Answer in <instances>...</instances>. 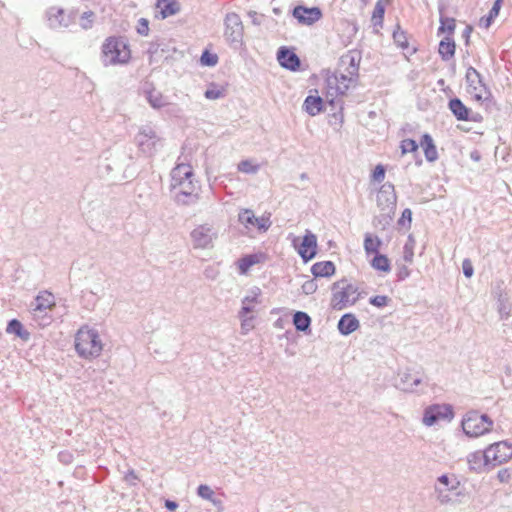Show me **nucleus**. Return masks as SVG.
<instances>
[{
    "label": "nucleus",
    "instance_id": "nucleus-1",
    "mask_svg": "<svg viewBox=\"0 0 512 512\" xmlns=\"http://www.w3.org/2000/svg\"><path fill=\"white\" fill-rule=\"evenodd\" d=\"M75 349L84 359H93L100 356L103 343L97 330L88 326L81 327L75 335Z\"/></svg>",
    "mask_w": 512,
    "mask_h": 512
},
{
    "label": "nucleus",
    "instance_id": "nucleus-2",
    "mask_svg": "<svg viewBox=\"0 0 512 512\" xmlns=\"http://www.w3.org/2000/svg\"><path fill=\"white\" fill-rule=\"evenodd\" d=\"M460 481L455 474H443L434 484V496L440 506L456 505L462 493L459 491Z\"/></svg>",
    "mask_w": 512,
    "mask_h": 512
},
{
    "label": "nucleus",
    "instance_id": "nucleus-3",
    "mask_svg": "<svg viewBox=\"0 0 512 512\" xmlns=\"http://www.w3.org/2000/svg\"><path fill=\"white\" fill-rule=\"evenodd\" d=\"M130 58L131 51L122 37H109L104 41L101 49L104 66L127 64Z\"/></svg>",
    "mask_w": 512,
    "mask_h": 512
},
{
    "label": "nucleus",
    "instance_id": "nucleus-4",
    "mask_svg": "<svg viewBox=\"0 0 512 512\" xmlns=\"http://www.w3.org/2000/svg\"><path fill=\"white\" fill-rule=\"evenodd\" d=\"M56 306L55 296L47 291H40L30 303L29 312L32 319L41 327H46L52 322L51 311Z\"/></svg>",
    "mask_w": 512,
    "mask_h": 512
},
{
    "label": "nucleus",
    "instance_id": "nucleus-5",
    "mask_svg": "<svg viewBox=\"0 0 512 512\" xmlns=\"http://www.w3.org/2000/svg\"><path fill=\"white\" fill-rule=\"evenodd\" d=\"M331 307L340 311L354 305L360 296L358 288L347 280H341L333 284Z\"/></svg>",
    "mask_w": 512,
    "mask_h": 512
},
{
    "label": "nucleus",
    "instance_id": "nucleus-6",
    "mask_svg": "<svg viewBox=\"0 0 512 512\" xmlns=\"http://www.w3.org/2000/svg\"><path fill=\"white\" fill-rule=\"evenodd\" d=\"M462 429L468 437L477 438L489 433L493 428V420L486 414H480L472 410L465 414L462 419Z\"/></svg>",
    "mask_w": 512,
    "mask_h": 512
},
{
    "label": "nucleus",
    "instance_id": "nucleus-7",
    "mask_svg": "<svg viewBox=\"0 0 512 512\" xmlns=\"http://www.w3.org/2000/svg\"><path fill=\"white\" fill-rule=\"evenodd\" d=\"M135 142L139 150L147 156L154 155L162 147L161 137L156 129L149 125L139 129L135 136Z\"/></svg>",
    "mask_w": 512,
    "mask_h": 512
},
{
    "label": "nucleus",
    "instance_id": "nucleus-8",
    "mask_svg": "<svg viewBox=\"0 0 512 512\" xmlns=\"http://www.w3.org/2000/svg\"><path fill=\"white\" fill-rule=\"evenodd\" d=\"M193 247L196 249H208L213 247L218 237V230L213 224L205 223L196 226L190 233Z\"/></svg>",
    "mask_w": 512,
    "mask_h": 512
},
{
    "label": "nucleus",
    "instance_id": "nucleus-9",
    "mask_svg": "<svg viewBox=\"0 0 512 512\" xmlns=\"http://www.w3.org/2000/svg\"><path fill=\"white\" fill-rule=\"evenodd\" d=\"M197 188V183L193 177L182 182L181 185L171 188V191L174 193V199L178 204L191 205L198 200Z\"/></svg>",
    "mask_w": 512,
    "mask_h": 512
},
{
    "label": "nucleus",
    "instance_id": "nucleus-10",
    "mask_svg": "<svg viewBox=\"0 0 512 512\" xmlns=\"http://www.w3.org/2000/svg\"><path fill=\"white\" fill-rule=\"evenodd\" d=\"M467 91L476 100L487 99L489 91L483 83L480 73L473 67H469L466 71Z\"/></svg>",
    "mask_w": 512,
    "mask_h": 512
},
{
    "label": "nucleus",
    "instance_id": "nucleus-11",
    "mask_svg": "<svg viewBox=\"0 0 512 512\" xmlns=\"http://www.w3.org/2000/svg\"><path fill=\"white\" fill-rule=\"evenodd\" d=\"M485 451L486 461H490L494 467L507 462L512 457V445L507 441L494 443Z\"/></svg>",
    "mask_w": 512,
    "mask_h": 512
},
{
    "label": "nucleus",
    "instance_id": "nucleus-12",
    "mask_svg": "<svg viewBox=\"0 0 512 512\" xmlns=\"http://www.w3.org/2000/svg\"><path fill=\"white\" fill-rule=\"evenodd\" d=\"M360 61L361 53L359 51H348L339 60V72L344 73L350 79H357Z\"/></svg>",
    "mask_w": 512,
    "mask_h": 512
},
{
    "label": "nucleus",
    "instance_id": "nucleus-13",
    "mask_svg": "<svg viewBox=\"0 0 512 512\" xmlns=\"http://www.w3.org/2000/svg\"><path fill=\"white\" fill-rule=\"evenodd\" d=\"M376 201L382 211L387 214L393 212L397 202L394 185L389 182L384 183L377 193Z\"/></svg>",
    "mask_w": 512,
    "mask_h": 512
},
{
    "label": "nucleus",
    "instance_id": "nucleus-14",
    "mask_svg": "<svg viewBox=\"0 0 512 512\" xmlns=\"http://www.w3.org/2000/svg\"><path fill=\"white\" fill-rule=\"evenodd\" d=\"M339 73V75H329L326 79L328 89L327 93L330 96L344 95L350 86L357 80L348 78L344 73Z\"/></svg>",
    "mask_w": 512,
    "mask_h": 512
},
{
    "label": "nucleus",
    "instance_id": "nucleus-15",
    "mask_svg": "<svg viewBox=\"0 0 512 512\" xmlns=\"http://www.w3.org/2000/svg\"><path fill=\"white\" fill-rule=\"evenodd\" d=\"M422 383V375L412 373L409 369H406L398 373L396 387L405 392H418V387Z\"/></svg>",
    "mask_w": 512,
    "mask_h": 512
},
{
    "label": "nucleus",
    "instance_id": "nucleus-16",
    "mask_svg": "<svg viewBox=\"0 0 512 512\" xmlns=\"http://www.w3.org/2000/svg\"><path fill=\"white\" fill-rule=\"evenodd\" d=\"M453 411L448 405H432L425 409L423 423L426 426H432L439 420L451 419Z\"/></svg>",
    "mask_w": 512,
    "mask_h": 512
},
{
    "label": "nucleus",
    "instance_id": "nucleus-17",
    "mask_svg": "<svg viewBox=\"0 0 512 512\" xmlns=\"http://www.w3.org/2000/svg\"><path fill=\"white\" fill-rule=\"evenodd\" d=\"M225 36L231 42H239L242 37L243 26L239 15L229 13L225 18Z\"/></svg>",
    "mask_w": 512,
    "mask_h": 512
},
{
    "label": "nucleus",
    "instance_id": "nucleus-18",
    "mask_svg": "<svg viewBox=\"0 0 512 512\" xmlns=\"http://www.w3.org/2000/svg\"><path fill=\"white\" fill-rule=\"evenodd\" d=\"M293 16L302 24L312 25L322 17V12L318 7L297 6L293 10Z\"/></svg>",
    "mask_w": 512,
    "mask_h": 512
},
{
    "label": "nucleus",
    "instance_id": "nucleus-19",
    "mask_svg": "<svg viewBox=\"0 0 512 512\" xmlns=\"http://www.w3.org/2000/svg\"><path fill=\"white\" fill-rule=\"evenodd\" d=\"M316 249L317 238L312 232L307 231L301 244L298 246V253L302 259L307 262L315 257Z\"/></svg>",
    "mask_w": 512,
    "mask_h": 512
},
{
    "label": "nucleus",
    "instance_id": "nucleus-20",
    "mask_svg": "<svg viewBox=\"0 0 512 512\" xmlns=\"http://www.w3.org/2000/svg\"><path fill=\"white\" fill-rule=\"evenodd\" d=\"M194 177L193 169L189 164H178L171 171L170 187L181 185L182 182L190 180Z\"/></svg>",
    "mask_w": 512,
    "mask_h": 512
},
{
    "label": "nucleus",
    "instance_id": "nucleus-21",
    "mask_svg": "<svg viewBox=\"0 0 512 512\" xmlns=\"http://www.w3.org/2000/svg\"><path fill=\"white\" fill-rule=\"evenodd\" d=\"M277 59L282 67L289 70L295 71L300 67V60L298 56L286 47H281L278 50Z\"/></svg>",
    "mask_w": 512,
    "mask_h": 512
},
{
    "label": "nucleus",
    "instance_id": "nucleus-22",
    "mask_svg": "<svg viewBox=\"0 0 512 512\" xmlns=\"http://www.w3.org/2000/svg\"><path fill=\"white\" fill-rule=\"evenodd\" d=\"M47 18L52 28L68 27L71 22L70 17L65 14V11L58 7H51L47 11Z\"/></svg>",
    "mask_w": 512,
    "mask_h": 512
},
{
    "label": "nucleus",
    "instance_id": "nucleus-23",
    "mask_svg": "<svg viewBox=\"0 0 512 512\" xmlns=\"http://www.w3.org/2000/svg\"><path fill=\"white\" fill-rule=\"evenodd\" d=\"M449 3V0H441L439 3V14H440V27L439 33L447 32L449 35L454 33L455 30V19L450 18L446 15L445 5Z\"/></svg>",
    "mask_w": 512,
    "mask_h": 512
},
{
    "label": "nucleus",
    "instance_id": "nucleus-24",
    "mask_svg": "<svg viewBox=\"0 0 512 512\" xmlns=\"http://www.w3.org/2000/svg\"><path fill=\"white\" fill-rule=\"evenodd\" d=\"M360 326L358 319L353 314L343 315L338 322V330L343 335H349Z\"/></svg>",
    "mask_w": 512,
    "mask_h": 512
},
{
    "label": "nucleus",
    "instance_id": "nucleus-25",
    "mask_svg": "<svg viewBox=\"0 0 512 512\" xmlns=\"http://www.w3.org/2000/svg\"><path fill=\"white\" fill-rule=\"evenodd\" d=\"M259 295H260V290L259 289L252 290L251 294L247 295L242 300V308H241V310L239 311V314H238L239 317L249 316V314L254 312V309H255L256 305H258L260 303V301L258 299Z\"/></svg>",
    "mask_w": 512,
    "mask_h": 512
},
{
    "label": "nucleus",
    "instance_id": "nucleus-26",
    "mask_svg": "<svg viewBox=\"0 0 512 512\" xmlns=\"http://www.w3.org/2000/svg\"><path fill=\"white\" fill-rule=\"evenodd\" d=\"M6 332L20 338L24 342H27L31 336L30 332L25 329L23 324L17 319H13L8 323Z\"/></svg>",
    "mask_w": 512,
    "mask_h": 512
},
{
    "label": "nucleus",
    "instance_id": "nucleus-27",
    "mask_svg": "<svg viewBox=\"0 0 512 512\" xmlns=\"http://www.w3.org/2000/svg\"><path fill=\"white\" fill-rule=\"evenodd\" d=\"M421 146L424 150V155L427 161L434 162L438 159V152L432 137L429 134H424L421 139Z\"/></svg>",
    "mask_w": 512,
    "mask_h": 512
},
{
    "label": "nucleus",
    "instance_id": "nucleus-28",
    "mask_svg": "<svg viewBox=\"0 0 512 512\" xmlns=\"http://www.w3.org/2000/svg\"><path fill=\"white\" fill-rule=\"evenodd\" d=\"M146 100L154 109H160L169 105L167 98L158 90L152 88L145 92Z\"/></svg>",
    "mask_w": 512,
    "mask_h": 512
},
{
    "label": "nucleus",
    "instance_id": "nucleus-29",
    "mask_svg": "<svg viewBox=\"0 0 512 512\" xmlns=\"http://www.w3.org/2000/svg\"><path fill=\"white\" fill-rule=\"evenodd\" d=\"M469 468L473 471H480L485 465H491L490 461H486V451H476L467 456Z\"/></svg>",
    "mask_w": 512,
    "mask_h": 512
},
{
    "label": "nucleus",
    "instance_id": "nucleus-30",
    "mask_svg": "<svg viewBox=\"0 0 512 512\" xmlns=\"http://www.w3.org/2000/svg\"><path fill=\"white\" fill-rule=\"evenodd\" d=\"M455 42L452 37L446 36L439 43L438 52L444 61H448L453 58L455 54Z\"/></svg>",
    "mask_w": 512,
    "mask_h": 512
},
{
    "label": "nucleus",
    "instance_id": "nucleus-31",
    "mask_svg": "<svg viewBox=\"0 0 512 512\" xmlns=\"http://www.w3.org/2000/svg\"><path fill=\"white\" fill-rule=\"evenodd\" d=\"M265 259L263 254H250L238 260V268L241 274H246L248 270L255 264L262 262Z\"/></svg>",
    "mask_w": 512,
    "mask_h": 512
},
{
    "label": "nucleus",
    "instance_id": "nucleus-32",
    "mask_svg": "<svg viewBox=\"0 0 512 512\" xmlns=\"http://www.w3.org/2000/svg\"><path fill=\"white\" fill-rule=\"evenodd\" d=\"M311 272L315 277H329L335 273V265L331 261L317 262Z\"/></svg>",
    "mask_w": 512,
    "mask_h": 512
},
{
    "label": "nucleus",
    "instance_id": "nucleus-33",
    "mask_svg": "<svg viewBox=\"0 0 512 512\" xmlns=\"http://www.w3.org/2000/svg\"><path fill=\"white\" fill-rule=\"evenodd\" d=\"M304 110L311 116H316L323 110V100L319 96H308L303 104Z\"/></svg>",
    "mask_w": 512,
    "mask_h": 512
},
{
    "label": "nucleus",
    "instance_id": "nucleus-34",
    "mask_svg": "<svg viewBox=\"0 0 512 512\" xmlns=\"http://www.w3.org/2000/svg\"><path fill=\"white\" fill-rule=\"evenodd\" d=\"M449 109L458 120H468L469 110L458 98L449 101Z\"/></svg>",
    "mask_w": 512,
    "mask_h": 512
},
{
    "label": "nucleus",
    "instance_id": "nucleus-35",
    "mask_svg": "<svg viewBox=\"0 0 512 512\" xmlns=\"http://www.w3.org/2000/svg\"><path fill=\"white\" fill-rule=\"evenodd\" d=\"M501 5H502V0H495L488 15L480 18L479 24H478L479 27L488 29L491 26V24L493 23L494 19L499 15Z\"/></svg>",
    "mask_w": 512,
    "mask_h": 512
},
{
    "label": "nucleus",
    "instance_id": "nucleus-36",
    "mask_svg": "<svg viewBox=\"0 0 512 512\" xmlns=\"http://www.w3.org/2000/svg\"><path fill=\"white\" fill-rule=\"evenodd\" d=\"M388 2H389V0H379L375 4V7H374V10L372 13V17H371V22L374 27H382L383 18H384V14H385V6Z\"/></svg>",
    "mask_w": 512,
    "mask_h": 512
},
{
    "label": "nucleus",
    "instance_id": "nucleus-37",
    "mask_svg": "<svg viewBox=\"0 0 512 512\" xmlns=\"http://www.w3.org/2000/svg\"><path fill=\"white\" fill-rule=\"evenodd\" d=\"M382 244V241L379 237L373 236L370 233H367L364 238V250L367 255L377 254L379 252V248Z\"/></svg>",
    "mask_w": 512,
    "mask_h": 512
},
{
    "label": "nucleus",
    "instance_id": "nucleus-38",
    "mask_svg": "<svg viewBox=\"0 0 512 512\" xmlns=\"http://www.w3.org/2000/svg\"><path fill=\"white\" fill-rule=\"evenodd\" d=\"M157 7L160 9L163 18L174 15L179 10L178 3L174 0H160Z\"/></svg>",
    "mask_w": 512,
    "mask_h": 512
},
{
    "label": "nucleus",
    "instance_id": "nucleus-39",
    "mask_svg": "<svg viewBox=\"0 0 512 512\" xmlns=\"http://www.w3.org/2000/svg\"><path fill=\"white\" fill-rule=\"evenodd\" d=\"M293 324L298 331L305 332L310 327L311 318L307 313L298 311L293 316Z\"/></svg>",
    "mask_w": 512,
    "mask_h": 512
},
{
    "label": "nucleus",
    "instance_id": "nucleus-40",
    "mask_svg": "<svg viewBox=\"0 0 512 512\" xmlns=\"http://www.w3.org/2000/svg\"><path fill=\"white\" fill-rule=\"evenodd\" d=\"M371 266L382 272H389L391 270L389 259L383 254H375L371 261Z\"/></svg>",
    "mask_w": 512,
    "mask_h": 512
},
{
    "label": "nucleus",
    "instance_id": "nucleus-41",
    "mask_svg": "<svg viewBox=\"0 0 512 512\" xmlns=\"http://www.w3.org/2000/svg\"><path fill=\"white\" fill-rule=\"evenodd\" d=\"M253 211L250 209H243L239 212L238 220L241 224H243L246 228L255 226V219Z\"/></svg>",
    "mask_w": 512,
    "mask_h": 512
},
{
    "label": "nucleus",
    "instance_id": "nucleus-42",
    "mask_svg": "<svg viewBox=\"0 0 512 512\" xmlns=\"http://www.w3.org/2000/svg\"><path fill=\"white\" fill-rule=\"evenodd\" d=\"M259 168L260 166L250 159L242 160L237 166L238 171L245 174H256Z\"/></svg>",
    "mask_w": 512,
    "mask_h": 512
},
{
    "label": "nucleus",
    "instance_id": "nucleus-43",
    "mask_svg": "<svg viewBox=\"0 0 512 512\" xmlns=\"http://www.w3.org/2000/svg\"><path fill=\"white\" fill-rule=\"evenodd\" d=\"M414 246H415V240L412 238V236H409L407 242L405 243V245L403 247V259L407 263H412V261H413Z\"/></svg>",
    "mask_w": 512,
    "mask_h": 512
},
{
    "label": "nucleus",
    "instance_id": "nucleus-44",
    "mask_svg": "<svg viewBox=\"0 0 512 512\" xmlns=\"http://www.w3.org/2000/svg\"><path fill=\"white\" fill-rule=\"evenodd\" d=\"M393 39H394L395 43L402 49H406L408 47L407 36H406L405 32L400 29L399 26L393 33Z\"/></svg>",
    "mask_w": 512,
    "mask_h": 512
},
{
    "label": "nucleus",
    "instance_id": "nucleus-45",
    "mask_svg": "<svg viewBox=\"0 0 512 512\" xmlns=\"http://www.w3.org/2000/svg\"><path fill=\"white\" fill-rule=\"evenodd\" d=\"M95 13L92 11H86L81 15L80 25L84 29H89L92 27L94 22Z\"/></svg>",
    "mask_w": 512,
    "mask_h": 512
},
{
    "label": "nucleus",
    "instance_id": "nucleus-46",
    "mask_svg": "<svg viewBox=\"0 0 512 512\" xmlns=\"http://www.w3.org/2000/svg\"><path fill=\"white\" fill-rule=\"evenodd\" d=\"M390 301L391 299L385 295H377L369 299V303L378 308L387 306Z\"/></svg>",
    "mask_w": 512,
    "mask_h": 512
},
{
    "label": "nucleus",
    "instance_id": "nucleus-47",
    "mask_svg": "<svg viewBox=\"0 0 512 512\" xmlns=\"http://www.w3.org/2000/svg\"><path fill=\"white\" fill-rule=\"evenodd\" d=\"M400 147L402 154H406L408 152H415L418 149V144L413 139H404L401 141Z\"/></svg>",
    "mask_w": 512,
    "mask_h": 512
},
{
    "label": "nucleus",
    "instance_id": "nucleus-48",
    "mask_svg": "<svg viewBox=\"0 0 512 512\" xmlns=\"http://www.w3.org/2000/svg\"><path fill=\"white\" fill-rule=\"evenodd\" d=\"M197 494L205 499V500H212V498L214 497L215 493L214 491L208 486V485H205V484H201L198 489H197Z\"/></svg>",
    "mask_w": 512,
    "mask_h": 512
},
{
    "label": "nucleus",
    "instance_id": "nucleus-49",
    "mask_svg": "<svg viewBox=\"0 0 512 512\" xmlns=\"http://www.w3.org/2000/svg\"><path fill=\"white\" fill-rule=\"evenodd\" d=\"M239 318L241 320V333L245 335L254 327L252 323L254 316H243Z\"/></svg>",
    "mask_w": 512,
    "mask_h": 512
},
{
    "label": "nucleus",
    "instance_id": "nucleus-50",
    "mask_svg": "<svg viewBox=\"0 0 512 512\" xmlns=\"http://www.w3.org/2000/svg\"><path fill=\"white\" fill-rule=\"evenodd\" d=\"M205 97L210 100L222 98L224 97V90L213 86L205 91Z\"/></svg>",
    "mask_w": 512,
    "mask_h": 512
},
{
    "label": "nucleus",
    "instance_id": "nucleus-51",
    "mask_svg": "<svg viewBox=\"0 0 512 512\" xmlns=\"http://www.w3.org/2000/svg\"><path fill=\"white\" fill-rule=\"evenodd\" d=\"M318 285L314 279L307 280L303 283L301 289L306 295H311L316 292Z\"/></svg>",
    "mask_w": 512,
    "mask_h": 512
},
{
    "label": "nucleus",
    "instance_id": "nucleus-52",
    "mask_svg": "<svg viewBox=\"0 0 512 512\" xmlns=\"http://www.w3.org/2000/svg\"><path fill=\"white\" fill-rule=\"evenodd\" d=\"M255 226L260 231H266L271 226V221L269 217H256L255 219Z\"/></svg>",
    "mask_w": 512,
    "mask_h": 512
},
{
    "label": "nucleus",
    "instance_id": "nucleus-53",
    "mask_svg": "<svg viewBox=\"0 0 512 512\" xmlns=\"http://www.w3.org/2000/svg\"><path fill=\"white\" fill-rule=\"evenodd\" d=\"M201 62L208 66H214L217 63V56L206 51L201 56Z\"/></svg>",
    "mask_w": 512,
    "mask_h": 512
},
{
    "label": "nucleus",
    "instance_id": "nucleus-54",
    "mask_svg": "<svg viewBox=\"0 0 512 512\" xmlns=\"http://www.w3.org/2000/svg\"><path fill=\"white\" fill-rule=\"evenodd\" d=\"M137 32L140 35H148L149 32V22L145 18H140L137 25Z\"/></svg>",
    "mask_w": 512,
    "mask_h": 512
},
{
    "label": "nucleus",
    "instance_id": "nucleus-55",
    "mask_svg": "<svg viewBox=\"0 0 512 512\" xmlns=\"http://www.w3.org/2000/svg\"><path fill=\"white\" fill-rule=\"evenodd\" d=\"M385 177V168L382 165H377L373 171L372 178L374 181L381 182Z\"/></svg>",
    "mask_w": 512,
    "mask_h": 512
},
{
    "label": "nucleus",
    "instance_id": "nucleus-56",
    "mask_svg": "<svg viewBox=\"0 0 512 512\" xmlns=\"http://www.w3.org/2000/svg\"><path fill=\"white\" fill-rule=\"evenodd\" d=\"M463 273L467 278H470L473 275V266L470 260L465 259L462 263Z\"/></svg>",
    "mask_w": 512,
    "mask_h": 512
},
{
    "label": "nucleus",
    "instance_id": "nucleus-57",
    "mask_svg": "<svg viewBox=\"0 0 512 512\" xmlns=\"http://www.w3.org/2000/svg\"><path fill=\"white\" fill-rule=\"evenodd\" d=\"M405 221H408V223L410 224L411 221H412V212L410 209H405L403 212H402V216L401 218L399 219V224L400 225H405Z\"/></svg>",
    "mask_w": 512,
    "mask_h": 512
},
{
    "label": "nucleus",
    "instance_id": "nucleus-58",
    "mask_svg": "<svg viewBox=\"0 0 512 512\" xmlns=\"http://www.w3.org/2000/svg\"><path fill=\"white\" fill-rule=\"evenodd\" d=\"M410 275V270L407 266L402 265L398 268L397 277L398 280H404Z\"/></svg>",
    "mask_w": 512,
    "mask_h": 512
},
{
    "label": "nucleus",
    "instance_id": "nucleus-59",
    "mask_svg": "<svg viewBox=\"0 0 512 512\" xmlns=\"http://www.w3.org/2000/svg\"><path fill=\"white\" fill-rule=\"evenodd\" d=\"M170 106L169 109L167 110V113L172 115V116H176V117H180L181 113H182V110L179 106L177 105H168Z\"/></svg>",
    "mask_w": 512,
    "mask_h": 512
},
{
    "label": "nucleus",
    "instance_id": "nucleus-60",
    "mask_svg": "<svg viewBox=\"0 0 512 512\" xmlns=\"http://www.w3.org/2000/svg\"><path fill=\"white\" fill-rule=\"evenodd\" d=\"M158 48H159V45H158V44H156V43H150L149 48H148V50H147V53H148V54H149V56H150V62H152V61H153V59H154V55L157 53Z\"/></svg>",
    "mask_w": 512,
    "mask_h": 512
},
{
    "label": "nucleus",
    "instance_id": "nucleus-61",
    "mask_svg": "<svg viewBox=\"0 0 512 512\" xmlns=\"http://www.w3.org/2000/svg\"><path fill=\"white\" fill-rule=\"evenodd\" d=\"M125 480L134 484L135 481L137 480V476L135 475L134 471H129L126 475H125Z\"/></svg>",
    "mask_w": 512,
    "mask_h": 512
},
{
    "label": "nucleus",
    "instance_id": "nucleus-62",
    "mask_svg": "<svg viewBox=\"0 0 512 512\" xmlns=\"http://www.w3.org/2000/svg\"><path fill=\"white\" fill-rule=\"evenodd\" d=\"M165 507L170 510V511H174L177 509L178 507V504L175 502V501H172V500H166L165 501Z\"/></svg>",
    "mask_w": 512,
    "mask_h": 512
},
{
    "label": "nucleus",
    "instance_id": "nucleus-63",
    "mask_svg": "<svg viewBox=\"0 0 512 512\" xmlns=\"http://www.w3.org/2000/svg\"><path fill=\"white\" fill-rule=\"evenodd\" d=\"M471 32H472V28L470 26H467L462 33V37L466 39V43L469 42V37H470Z\"/></svg>",
    "mask_w": 512,
    "mask_h": 512
},
{
    "label": "nucleus",
    "instance_id": "nucleus-64",
    "mask_svg": "<svg viewBox=\"0 0 512 512\" xmlns=\"http://www.w3.org/2000/svg\"><path fill=\"white\" fill-rule=\"evenodd\" d=\"M59 457H60V460H61L62 462H64V463H68V462L70 461L71 455L66 454V453H61V454L59 455Z\"/></svg>",
    "mask_w": 512,
    "mask_h": 512
}]
</instances>
